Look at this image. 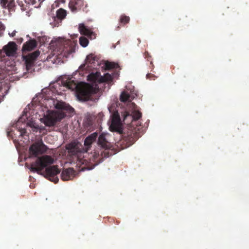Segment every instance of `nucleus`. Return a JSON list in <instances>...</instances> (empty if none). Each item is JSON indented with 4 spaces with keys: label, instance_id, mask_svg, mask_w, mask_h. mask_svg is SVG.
Instances as JSON below:
<instances>
[{
    "label": "nucleus",
    "instance_id": "nucleus-1",
    "mask_svg": "<svg viewBox=\"0 0 249 249\" xmlns=\"http://www.w3.org/2000/svg\"><path fill=\"white\" fill-rule=\"evenodd\" d=\"M54 105L59 110L48 111L47 114L42 119L46 126H53L64 117L71 116L74 112V109L64 102L57 101L56 103H54Z\"/></svg>",
    "mask_w": 249,
    "mask_h": 249
},
{
    "label": "nucleus",
    "instance_id": "nucleus-2",
    "mask_svg": "<svg viewBox=\"0 0 249 249\" xmlns=\"http://www.w3.org/2000/svg\"><path fill=\"white\" fill-rule=\"evenodd\" d=\"M63 85L69 89L73 90L76 89L78 99L81 101H88L91 96L97 92V89L93 86L86 83H81L77 85L73 80L68 79L62 81Z\"/></svg>",
    "mask_w": 249,
    "mask_h": 249
},
{
    "label": "nucleus",
    "instance_id": "nucleus-3",
    "mask_svg": "<svg viewBox=\"0 0 249 249\" xmlns=\"http://www.w3.org/2000/svg\"><path fill=\"white\" fill-rule=\"evenodd\" d=\"M53 159L49 155H44L38 157L36 161L31 164L30 170L34 172H40L48 165L53 163Z\"/></svg>",
    "mask_w": 249,
    "mask_h": 249
},
{
    "label": "nucleus",
    "instance_id": "nucleus-4",
    "mask_svg": "<svg viewBox=\"0 0 249 249\" xmlns=\"http://www.w3.org/2000/svg\"><path fill=\"white\" fill-rule=\"evenodd\" d=\"M117 74V73H112V74L107 73L103 76L101 75L100 72L96 71L95 73L92 72L89 74L88 76V80L95 84L104 82L111 83L112 82L113 78Z\"/></svg>",
    "mask_w": 249,
    "mask_h": 249
},
{
    "label": "nucleus",
    "instance_id": "nucleus-5",
    "mask_svg": "<svg viewBox=\"0 0 249 249\" xmlns=\"http://www.w3.org/2000/svg\"><path fill=\"white\" fill-rule=\"evenodd\" d=\"M40 54L38 50L36 51L26 55H23V60L24 61L26 69L28 72H32L34 71L36 65V61Z\"/></svg>",
    "mask_w": 249,
    "mask_h": 249
},
{
    "label": "nucleus",
    "instance_id": "nucleus-6",
    "mask_svg": "<svg viewBox=\"0 0 249 249\" xmlns=\"http://www.w3.org/2000/svg\"><path fill=\"white\" fill-rule=\"evenodd\" d=\"M47 147L43 142L42 140L33 143L29 148V154L31 157H37L39 155L45 153L47 150Z\"/></svg>",
    "mask_w": 249,
    "mask_h": 249
},
{
    "label": "nucleus",
    "instance_id": "nucleus-7",
    "mask_svg": "<svg viewBox=\"0 0 249 249\" xmlns=\"http://www.w3.org/2000/svg\"><path fill=\"white\" fill-rule=\"evenodd\" d=\"M69 6L73 13H76L81 10L86 13L89 11L88 4L84 0H70Z\"/></svg>",
    "mask_w": 249,
    "mask_h": 249
},
{
    "label": "nucleus",
    "instance_id": "nucleus-8",
    "mask_svg": "<svg viewBox=\"0 0 249 249\" xmlns=\"http://www.w3.org/2000/svg\"><path fill=\"white\" fill-rule=\"evenodd\" d=\"M109 130L112 132H116L119 134L123 133L121 119L117 112L114 113L112 115L111 124L109 126Z\"/></svg>",
    "mask_w": 249,
    "mask_h": 249
},
{
    "label": "nucleus",
    "instance_id": "nucleus-9",
    "mask_svg": "<svg viewBox=\"0 0 249 249\" xmlns=\"http://www.w3.org/2000/svg\"><path fill=\"white\" fill-rule=\"evenodd\" d=\"M60 170L57 168V166L53 165L47 167L45 169L44 174L46 178H49V180L56 183L58 181V178L56 175L60 173Z\"/></svg>",
    "mask_w": 249,
    "mask_h": 249
},
{
    "label": "nucleus",
    "instance_id": "nucleus-10",
    "mask_svg": "<svg viewBox=\"0 0 249 249\" xmlns=\"http://www.w3.org/2000/svg\"><path fill=\"white\" fill-rule=\"evenodd\" d=\"M123 116L124 124H129L138 120L142 117V113L138 110H134L130 114L129 112L125 111L124 113Z\"/></svg>",
    "mask_w": 249,
    "mask_h": 249
},
{
    "label": "nucleus",
    "instance_id": "nucleus-11",
    "mask_svg": "<svg viewBox=\"0 0 249 249\" xmlns=\"http://www.w3.org/2000/svg\"><path fill=\"white\" fill-rule=\"evenodd\" d=\"M17 50V46L14 42H9L7 45L3 47V51L0 50V60H2L4 53L7 56H13L15 54Z\"/></svg>",
    "mask_w": 249,
    "mask_h": 249
},
{
    "label": "nucleus",
    "instance_id": "nucleus-12",
    "mask_svg": "<svg viewBox=\"0 0 249 249\" xmlns=\"http://www.w3.org/2000/svg\"><path fill=\"white\" fill-rule=\"evenodd\" d=\"M78 29L81 35L87 36L90 39H95L96 37V34L83 23L79 25Z\"/></svg>",
    "mask_w": 249,
    "mask_h": 249
},
{
    "label": "nucleus",
    "instance_id": "nucleus-13",
    "mask_svg": "<svg viewBox=\"0 0 249 249\" xmlns=\"http://www.w3.org/2000/svg\"><path fill=\"white\" fill-rule=\"evenodd\" d=\"M36 41L34 39H30V40L24 43L22 46V51L23 52L26 51H31L34 50L36 47Z\"/></svg>",
    "mask_w": 249,
    "mask_h": 249
},
{
    "label": "nucleus",
    "instance_id": "nucleus-14",
    "mask_svg": "<svg viewBox=\"0 0 249 249\" xmlns=\"http://www.w3.org/2000/svg\"><path fill=\"white\" fill-rule=\"evenodd\" d=\"M74 171L72 168H69L64 170L61 174V177L63 180H68L71 179L74 177Z\"/></svg>",
    "mask_w": 249,
    "mask_h": 249
},
{
    "label": "nucleus",
    "instance_id": "nucleus-15",
    "mask_svg": "<svg viewBox=\"0 0 249 249\" xmlns=\"http://www.w3.org/2000/svg\"><path fill=\"white\" fill-rule=\"evenodd\" d=\"M67 149L69 150V153L74 155L77 153L81 151L79 148V144L78 143L73 142L69 144L67 146Z\"/></svg>",
    "mask_w": 249,
    "mask_h": 249
},
{
    "label": "nucleus",
    "instance_id": "nucleus-16",
    "mask_svg": "<svg viewBox=\"0 0 249 249\" xmlns=\"http://www.w3.org/2000/svg\"><path fill=\"white\" fill-rule=\"evenodd\" d=\"M98 136L97 132H94L88 136L84 141V145L87 147L88 148H89L93 142H94Z\"/></svg>",
    "mask_w": 249,
    "mask_h": 249
},
{
    "label": "nucleus",
    "instance_id": "nucleus-17",
    "mask_svg": "<svg viewBox=\"0 0 249 249\" xmlns=\"http://www.w3.org/2000/svg\"><path fill=\"white\" fill-rule=\"evenodd\" d=\"M30 126L33 128V130L34 132H37L39 131L40 133H42L43 135L46 134L47 131L46 128L44 126L39 125L35 123H31L29 124Z\"/></svg>",
    "mask_w": 249,
    "mask_h": 249
},
{
    "label": "nucleus",
    "instance_id": "nucleus-18",
    "mask_svg": "<svg viewBox=\"0 0 249 249\" xmlns=\"http://www.w3.org/2000/svg\"><path fill=\"white\" fill-rule=\"evenodd\" d=\"M98 58L93 54H90L88 55L86 59V64L81 65L80 67H85L86 65L91 64L95 66L96 62H98Z\"/></svg>",
    "mask_w": 249,
    "mask_h": 249
},
{
    "label": "nucleus",
    "instance_id": "nucleus-19",
    "mask_svg": "<svg viewBox=\"0 0 249 249\" xmlns=\"http://www.w3.org/2000/svg\"><path fill=\"white\" fill-rule=\"evenodd\" d=\"M98 144L104 148L107 149L109 147L110 143L108 142L103 134L100 135L98 138Z\"/></svg>",
    "mask_w": 249,
    "mask_h": 249
},
{
    "label": "nucleus",
    "instance_id": "nucleus-20",
    "mask_svg": "<svg viewBox=\"0 0 249 249\" xmlns=\"http://www.w3.org/2000/svg\"><path fill=\"white\" fill-rule=\"evenodd\" d=\"M119 67L117 63L107 61L105 64V68L106 70H110L113 69H117Z\"/></svg>",
    "mask_w": 249,
    "mask_h": 249
},
{
    "label": "nucleus",
    "instance_id": "nucleus-21",
    "mask_svg": "<svg viewBox=\"0 0 249 249\" xmlns=\"http://www.w3.org/2000/svg\"><path fill=\"white\" fill-rule=\"evenodd\" d=\"M66 15V11L62 8H60L56 11V18L60 20L64 19Z\"/></svg>",
    "mask_w": 249,
    "mask_h": 249
},
{
    "label": "nucleus",
    "instance_id": "nucleus-22",
    "mask_svg": "<svg viewBox=\"0 0 249 249\" xmlns=\"http://www.w3.org/2000/svg\"><path fill=\"white\" fill-rule=\"evenodd\" d=\"M130 96L129 94L126 91H123L120 97V101L123 102H130L131 99H130Z\"/></svg>",
    "mask_w": 249,
    "mask_h": 249
},
{
    "label": "nucleus",
    "instance_id": "nucleus-23",
    "mask_svg": "<svg viewBox=\"0 0 249 249\" xmlns=\"http://www.w3.org/2000/svg\"><path fill=\"white\" fill-rule=\"evenodd\" d=\"M67 44V43L66 41L62 42V40L61 39H59V40L56 43V46H60V48L58 51L60 53H62V52H67V50H65V45Z\"/></svg>",
    "mask_w": 249,
    "mask_h": 249
},
{
    "label": "nucleus",
    "instance_id": "nucleus-24",
    "mask_svg": "<svg viewBox=\"0 0 249 249\" xmlns=\"http://www.w3.org/2000/svg\"><path fill=\"white\" fill-rule=\"evenodd\" d=\"M89 40L85 36H81L79 38V43L83 47H86L89 44Z\"/></svg>",
    "mask_w": 249,
    "mask_h": 249
},
{
    "label": "nucleus",
    "instance_id": "nucleus-25",
    "mask_svg": "<svg viewBox=\"0 0 249 249\" xmlns=\"http://www.w3.org/2000/svg\"><path fill=\"white\" fill-rule=\"evenodd\" d=\"M129 20L130 18L128 16H126L125 15H122L120 17V22L123 25H125L128 23L129 22Z\"/></svg>",
    "mask_w": 249,
    "mask_h": 249
},
{
    "label": "nucleus",
    "instance_id": "nucleus-26",
    "mask_svg": "<svg viewBox=\"0 0 249 249\" xmlns=\"http://www.w3.org/2000/svg\"><path fill=\"white\" fill-rule=\"evenodd\" d=\"M144 55L145 58L147 59L148 61H150V64L151 65V69L153 68V62L151 61V56L149 55L148 52H145L144 53Z\"/></svg>",
    "mask_w": 249,
    "mask_h": 249
},
{
    "label": "nucleus",
    "instance_id": "nucleus-27",
    "mask_svg": "<svg viewBox=\"0 0 249 249\" xmlns=\"http://www.w3.org/2000/svg\"><path fill=\"white\" fill-rule=\"evenodd\" d=\"M44 0H27L29 3H31L32 5H35L38 4V6L40 5Z\"/></svg>",
    "mask_w": 249,
    "mask_h": 249
},
{
    "label": "nucleus",
    "instance_id": "nucleus-28",
    "mask_svg": "<svg viewBox=\"0 0 249 249\" xmlns=\"http://www.w3.org/2000/svg\"><path fill=\"white\" fill-rule=\"evenodd\" d=\"M84 162H85V164L87 165V168L88 170L92 169L97 164V163H89V165L87 164V160H83V162H82L83 164H84Z\"/></svg>",
    "mask_w": 249,
    "mask_h": 249
},
{
    "label": "nucleus",
    "instance_id": "nucleus-29",
    "mask_svg": "<svg viewBox=\"0 0 249 249\" xmlns=\"http://www.w3.org/2000/svg\"><path fill=\"white\" fill-rule=\"evenodd\" d=\"M14 0H1V2L3 6H7L11 5L13 2Z\"/></svg>",
    "mask_w": 249,
    "mask_h": 249
},
{
    "label": "nucleus",
    "instance_id": "nucleus-30",
    "mask_svg": "<svg viewBox=\"0 0 249 249\" xmlns=\"http://www.w3.org/2000/svg\"><path fill=\"white\" fill-rule=\"evenodd\" d=\"M5 27L3 24L0 22V36L3 35V31H4Z\"/></svg>",
    "mask_w": 249,
    "mask_h": 249
},
{
    "label": "nucleus",
    "instance_id": "nucleus-31",
    "mask_svg": "<svg viewBox=\"0 0 249 249\" xmlns=\"http://www.w3.org/2000/svg\"><path fill=\"white\" fill-rule=\"evenodd\" d=\"M65 2V0H57V2L56 3V6H58V3H64Z\"/></svg>",
    "mask_w": 249,
    "mask_h": 249
},
{
    "label": "nucleus",
    "instance_id": "nucleus-32",
    "mask_svg": "<svg viewBox=\"0 0 249 249\" xmlns=\"http://www.w3.org/2000/svg\"><path fill=\"white\" fill-rule=\"evenodd\" d=\"M23 39L21 37L17 39V42L18 43H21L23 41Z\"/></svg>",
    "mask_w": 249,
    "mask_h": 249
},
{
    "label": "nucleus",
    "instance_id": "nucleus-33",
    "mask_svg": "<svg viewBox=\"0 0 249 249\" xmlns=\"http://www.w3.org/2000/svg\"><path fill=\"white\" fill-rule=\"evenodd\" d=\"M16 32H17L16 31H14L11 34H9L10 36L13 37L15 36Z\"/></svg>",
    "mask_w": 249,
    "mask_h": 249
},
{
    "label": "nucleus",
    "instance_id": "nucleus-34",
    "mask_svg": "<svg viewBox=\"0 0 249 249\" xmlns=\"http://www.w3.org/2000/svg\"><path fill=\"white\" fill-rule=\"evenodd\" d=\"M151 74L150 73H148L146 75V78H149V76Z\"/></svg>",
    "mask_w": 249,
    "mask_h": 249
},
{
    "label": "nucleus",
    "instance_id": "nucleus-35",
    "mask_svg": "<svg viewBox=\"0 0 249 249\" xmlns=\"http://www.w3.org/2000/svg\"><path fill=\"white\" fill-rule=\"evenodd\" d=\"M22 132H21V135H23V133L25 132V130L23 129V130H22Z\"/></svg>",
    "mask_w": 249,
    "mask_h": 249
},
{
    "label": "nucleus",
    "instance_id": "nucleus-36",
    "mask_svg": "<svg viewBox=\"0 0 249 249\" xmlns=\"http://www.w3.org/2000/svg\"><path fill=\"white\" fill-rule=\"evenodd\" d=\"M93 157H94V159H95V157H96V155H93Z\"/></svg>",
    "mask_w": 249,
    "mask_h": 249
}]
</instances>
